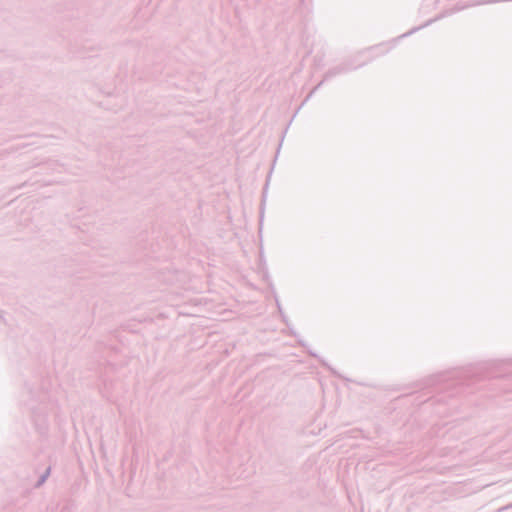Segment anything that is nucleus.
Here are the masks:
<instances>
[{"label": "nucleus", "mask_w": 512, "mask_h": 512, "mask_svg": "<svg viewBox=\"0 0 512 512\" xmlns=\"http://www.w3.org/2000/svg\"><path fill=\"white\" fill-rule=\"evenodd\" d=\"M50 471H51V468L48 467L45 470V472L39 477V479L37 480V482L35 484L36 488L42 486L45 483V481L47 480L48 476L50 475Z\"/></svg>", "instance_id": "nucleus-2"}, {"label": "nucleus", "mask_w": 512, "mask_h": 512, "mask_svg": "<svg viewBox=\"0 0 512 512\" xmlns=\"http://www.w3.org/2000/svg\"><path fill=\"white\" fill-rule=\"evenodd\" d=\"M324 79L322 81H320L310 92L309 94L306 96L305 100L303 101L302 105L305 104L311 97L312 95L322 86V84L324 83Z\"/></svg>", "instance_id": "nucleus-3"}, {"label": "nucleus", "mask_w": 512, "mask_h": 512, "mask_svg": "<svg viewBox=\"0 0 512 512\" xmlns=\"http://www.w3.org/2000/svg\"><path fill=\"white\" fill-rule=\"evenodd\" d=\"M309 353H310V355H312L313 357H317V355H316L315 353H313V352H309Z\"/></svg>", "instance_id": "nucleus-4"}, {"label": "nucleus", "mask_w": 512, "mask_h": 512, "mask_svg": "<svg viewBox=\"0 0 512 512\" xmlns=\"http://www.w3.org/2000/svg\"><path fill=\"white\" fill-rule=\"evenodd\" d=\"M365 63H359L357 65L353 64L352 59H348L343 61L342 63L330 68L327 70V72L324 74V80H329L337 75L348 73L350 71H353L359 67H362Z\"/></svg>", "instance_id": "nucleus-1"}]
</instances>
